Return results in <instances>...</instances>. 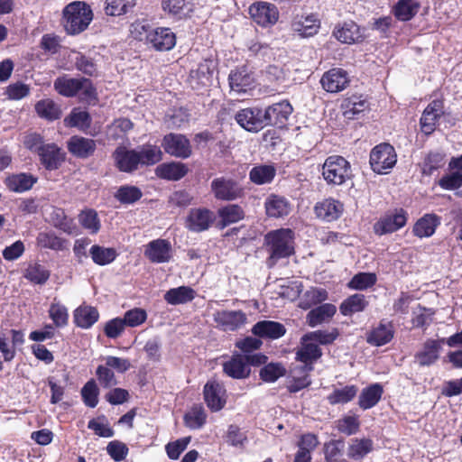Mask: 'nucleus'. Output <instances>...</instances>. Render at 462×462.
<instances>
[{
	"mask_svg": "<svg viewBox=\"0 0 462 462\" xmlns=\"http://www.w3.org/2000/svg\"><path fill=\"white\" fill-rule=\"evenodd\" d=\"M186 164L180 162L162 163L155 169L157 177L168 180H179L188 173Z\"/></svg>",
	"mask_w": 462,
	"mask_h": 462,
	"instance_id": "obj_27",
	"label": "nucleus"
},
{
	"mask_svg": "<svg viewBox=\"0 0 462 462\" xmlns=\"http://www.w3.org/2000/svg\"><path fill=\"white\" fill-rule=\"evenodd\" d=\"M66 240L58 236L54 231L40 232L36 237L38 246L53 251H61L65 248Z\"/></svg>",
	"mask_w": 462,
	"mask_h": 462,
	"instance_id": "obj_41",
	"label": "nucleus"
},
{
	"mask_svg": "<svg viewBox=\"0 0 462 462\" xmlns=\"http://www.w3.org/2000/svg\"><path fill=\"white\" fill-rule=\"evenodd\" d=\"M368 306V301L364 294L356 293L342 301L339 310L342 315L351 316L354 313L361 312Z\"/></svg>",
	"mask_w": 462,
	"mask_h": 462,
	"instance_id": "obj_40",
	"label": "nucleus"
},
{
	"mask_svg": "<svg viewBox=\"0 0 462 462\" xmlns=\"http://www.w3.org/2000/svg\"><path fill=\"white\" fill-rule=\"evenodd\" d=\"M228 80L231 89L237 93L245 92L254 82L253 75L245 67L232 70Z\"/></svg>",
	"mask_w": 462,
	"mask_h": 462,
	"instance_id": "obj_26",
	"label": "nucleus"
},
{
	"mask_svg": "<svg viewBox=\"0 0 462 462\" xmlns=\"http://www.w3.org/2000/svg\"><path fill=\"white\" fill-rule=\"evenodd\" d=\"M37 114L47 120L52 121L60 117V106L51 99H43L35 105Z\"/></svg>",
	"mask_w": 462,
	"mask_h": 462,
	"instance_id": "obj_49",
	"label": "nucleus"
},
{
	"mask_svg": "<svg viewBox=\"0 0 462 462\" xmlns=\"http://www.w3.org/2000/svg\"><path fill=\"white\" fill-rule=\"evenodd\" d=\"M99 389L94 379L88 381L81 389L82 400L86 406L95 408L98 403Z\"/></svg>",
	"mask_w": 462,
	"mask_h": 462,
	"instance_id": "obj_56",
	"label": "nucleus"
},
{
	"mask_svg": "<svg viewBox=\"0 0 462 462\" xmlns=\"http://www.w3.org/2000/svg\"><path fill=\"white\" fill-rule=\"evenodd\" d=\"M292 111V106L288 100H282L269 106L264 110H263L265 126H285Z\"/></svg>",
	"mask_w": 462,
	"mask_h": 462,
	"instance_id": "obj_9",
	"label": "nucleus"
},
{
	"mask_svg": "<svg viewBox=\"0 0 462 462\" xmlns=\"http://www.w3.org/2000/svg\"><path fill=\"white\" fill-rule=\"evenodd\" d=\"M339 336L337 328H333L330 331L316 330L305 334L301 340L304 342L311 341L312 343L318 342L321 345L332 344Z\"/></svg>",
	"mask_w": 462,
	"mask_h": 462,
	"instance_id": "obj_51",
	"label": "nucleus"
},
{
	"mask_svg": "<svg viewBox=\"0 0 462 462\" xmlns=\"http://www.w3.org/2000/svg\"><path fill=\"white\" fill-rule=\"evenodd\" d=\"M333 35L343 43L351 44L357 42L362 36L359 26L353 21L338 24L333 31Z\"/></svg>",
	"mask_w": 462,
	"mask_h": 462,
	"instance_id": "obj_30",
	"label": "nucleus"
},
{
	"mask_svg": "<svg viewBox=\"0 0 462 462\" xmlns=\"http://www.w3.org/2000/svg\"><path fill=\"white\" fill-rule=\"evenodd\" d=\"M225 393L223 385L216 381H209L204 386V399L208 407L213 411H220L225 403Z\"/></svg>",
	"mask_w": 462,
	"mask_h": 462,
	"instance_id": "obj_19",
	"label": "nucleus"
},
{
	"mask_svg": "<svg viewBox=\"0 0 462 462\" xmlns=\"http://www.w3.org/2000/svg\"><path fill=\"white\" fill-rule=\"evenodd\" d=\"M41 162L47 170H56L63 162L60 149L54 143L42 145L39 148Z\"/></svg>",
	"mask_w": 462,
	"mask_h": 462,
	"instance_id": "obj_24",
	"label": "nucleus"
},
{
	"mask_svg": "<svg viewBox=\"0 0 462 462\" xmlns=\"http://www.w3.org/2000/svg\"><path fill=\"white\" fill-rule=\"evenodd\" d=\"M99 314L96 308L80 306L74 311V320L78 327L89 328L98 319Z\"/></svg>",
	"mask_w": 462,
	"mask_h": 462,
	"instance_id": "obj_39",
	"label": "nucleus"
},
{
	"mask_svg": "<svg viewBox=\"0 0 462 462\" xmlns=\"http://www.w3.org/2000/svg\"><path fill=\"white\" fill-rule=\"evenodd\" d=\"M218 216L223 226L236 223L245 217L242 208L236 204H230L218 209Z\"/></svg>",
	"mask_w": 462,
	"mask_h": 462,
	"instance_id": "obj_46",
	"label": "nucleus"
},
{
	"mask_svg": "<svg viewBox=\"0 0 462 462\" xmlns=\"http://www.w3.org/2000/svg\"><path fill=\"white\" fill-rule=\"evenodd\" d=\"M328 299V292L325 289L310 287L300 297L299 307L309 310L311 307L325 301Z\"/></svg>",
	"mask_w": 462,
	"mask_h": 462,
	"instance_id": "obj_38",
	"label": "nucleus"
},
{
	"mask_svg": "<svg viewBox=\"0 0 462 462\" xmlns=\"http://www.w3.org/2000/svg\"><path fill=\"white\" fill-rule=\"evenodd\" d=\"M162 145L168 154L176 158L187 159L192 154L190 142L183 134L172 133L166 134Z\"/></svg>",
	"mask_w": 462,
	"mask_h": 462,
	"instance_id": "obj_8",
	"label": "nucleus"
},
{
	"mask_svg": "<svg viewBox=\"0 0 462 462\" xmlns=\"http://www.w3.org/2000/svg\"><path fill=\"white\" fill-rule=\"evenodd\" d=\"M89 254L93 262L98 265H106L116 258V251L114 248L103 247L97 245L91 246Z\"/></svg>",
	"mask_w": 462,
	"mask_h": 462,
	"instance_id": "obj_48",
	"label": "nucleus"
},
{
	"mask_svg": "<svg viewBox=\"0 0 462 462\" xmlns=\"http://www.w3.org/2000/svg\"><path fill=\"white\" fill-rule=\"evenodd\" d=\"M407 223V213L402 209H395L385 214L374 225V230L376 235L383 236L398 231Z\"/></svg>",
	"mask_w": 462,
	"mask_h": 462,
	"instance_id": "obj_7",
	"label": "nucleus"
},
{
	"mask_svg": "<svg viewBox=\"0 0 462 462\" xmlns=\"http://www.w3.org/2000/svg\"><path fill=\"white\" fill-rule=\"evenodd\" d=\"M266 213L272 217H282L287 216L291 211L290 203L281 196L272 194L264 203Z\"/></svg>",
	"mask_w": 462,
	"mask_h": 462,
	"instance_id": "obj_34",
	"label": "nucleus"
},
{
	"mask_svg": "<svg viewBox=\"0 0 462 462\" xmlns=\"http://www.w3.org/2000/svg\"><path fill=\"white\" fill-rule=\"evenodd\" d=\"M445 338L440 340L428 339L423 346V349L416 354V361L421 366L430 365L439 358L441 349V343H444Z\"/></svg>",
	"mask_w": 462,
	"mask_h": 462,
	"instance_id": "obj_25",
	"label": "nucleus"
},
{
	"mask_svg": "<svg viewBox=\"0 0 462 462\" xmlns=\"http://www.w3.org/2000/svg\"><path fill=\"white\" fill-rule=\"evenodd\" d=\"M224 373L234 379H245L251 374V368L246 364V356L234 355L223 364Z\"/></svg>",
	"mask_w": 462,
	"mask_h": 462,
	"instance_id": "obj_20",
	"label": "nucleus"
},
{
	"mask_svg": "<svg viewBox=\"0 0 462 462\" xmlns=\"http://www.w3.org/2000/svg\"><path fill=\"white\" fill-rule=\"evenodd\" d=\"M374 449V441L368 438H354L348 442L347 457L353 460H362Z\"/></svg>",
	"mask_w": 462,
	"mask_h": 462,
	"instance_id": "obj_29",
	"label": "nucleus"
},
{
	"mask_svg": "<svg viewBox=\"0 0 462 462\" xmlns=\"http://www.w3.org/2000/svg\"><path fill=\"white\" fill-rule=\"evenodd\" d=\"M275 173V168L272 165H258L250 171L249 178L254 184L263 185L270 183L273 180Z\"/></svg>",
	"mask_w": 462,
	"mask_h": 462,
	"instance_id": "obj_45",
	"label": "nucleus"
},
{
	"mask_svg": "<svg viewBox=\"0 0 462 462\" xmlns=\"http://www.w3.org/2000/svg\"><path fill=\"white\" fill-rule=\"evenodd\" d=\"M342 107L344 116L348 119H354L356 116L367 109L368 103L360 97L353 96L344 100Z\"/></svg>",
	"mask_w": 462,
	"mask_h": 462,
	"instance_id": "obj_47",
	"label": "nucleus"
},
{
	"mask_svg": "<svg viewBox=\"0 0 462 462\" xmlns=\"http://www.w3.org/2000/svg\"><path fill=\"white\" fill-rule=\"evenodd\" d=\"M172 254L171 245L165 239H155L147 244L144 255L153 263H168Z\"/></svg>",
	"mask_w": 462,
	"mask_h": 462,
	"instance_id": "obj_15",
	"label": "nucleus"
},
{
	"mask_svg": "<svg viewBox=\"0 0 462 462\" xmlns=\"http://www.w3.org/2000/svg\"><path fill=\"white\" fill-rule=\"evenodd\" d=\"M376 275L372 273H359L350 280L347 286L353 290L364 291L374 286Z\"/></svg>",
	"mask_w": 462,
	"mask_h": 462,
	"instance_id": "obj_58",
	"label": "nucleus"
},
{
	"mask_svg": "<svg viewBox=\"0 0 462 462\" xmlns=\"http://www.w3.org/2000/svg\"><path fill=\"white\" fill-rule=\"evenodd\" d=\"M295 236L290 228H280L268 232L264 236V245L269 254L266 263L272 268L277 262L288 258L295 252Z\"/></svg>",
	"mask_w": 462,
	"mask_h": 462,
	"instance_id": "obj_1",
	"label": "nucleus"
},
{
	"mask_svg": "<svg viewBox=\"0 0 462 462\" xmlns=\"http://www.w3.org/2000/svg\"><path fill=\"white\" fill-rule=\"evenodd\" d=\"M417 0H399L393 7V14L400 21H409L419 12Z\"/></svg>",
	"mask_w": 462,
	"mask_h": 462,
	"instance_id": "obj_42",
	"label": "nucleus"
},
{
	"mask_svg": "<svg viewBox=\"0 0 462 462\" xmlns=\"http://www.w3.org/2000/svg\"><path fill=\"white\" fill-rule=\"evenodd\" d=\"M79 221L90 234H97L100 229L97 213L93 209L82 211L79 216Z\"/></svg>",
	"mask_w": 462,
	"mask_h": 462,
	"instance_id": "obj_59",
	"label": "nucleus"
},
{
	"mask_svg": "<svg viewBox=\"0 0 462 462\" xmlns=\"http://www.w3.org/2000/svg\"><path fill=\"white\" fill-rule=\"evenodd\" d=\"M92 19V10L84 2H72L63 10L62 23L67 33L70 35L85 31Z\"/></svg>",
	"mask_w": 462,
	"mask_h": 462,
	"instance_id": "obj_2",
	"label": "nucleus"
},
{
	"mask_svg": "<svg viewBox=\"0 0 462 462\" xmlns=\"http://www.w3.org/2000/svg\"><path fill=\"white\" fill-rule=\"evenodd\" d=\"M252 332L259 337L277 339L285 334L286 329L285 327L279 322L262 320L254 325Z\"/></svg>",
	"mask_w": 462,
	"mask_h": 462,
	"instance_id": "obj_23",
	"label": "nucleus"
},
{
	"mask_svg": "<svg viewBox=\"0 0 462 462\" xmlns=\"http://www.w3.org/2000/svg\"><path fill=\"white\" fill-rule=\"evenodd\" d=\"M285 368L281 364L270 363L260 370V377L266 383H273L285 374Z\"/></svg>",
	"mask_w": 462,
	"mask_h": 462,
	"instance_id": "obj_62",
	"label": "nucleus"
},
{
	"mask_svg": "<svg viewBox=\"0 0 462 462\" xmlns=\"http://www.w3.org/2000/svg\"><path fill=\"white\" fill-rule=\"evenodd\" d=\"M320 21L317 14L296 15L291 23V29L301 37H310L318 33Z\"/></svg>",
	"mask_w": 462,
	"mask_h": 462,
	"instance_id": "obj_17",
	"label": "nucleus"
},
{
	"mask_svg": "<svg viewBox=\"0 0 462 462\" xmlns=\"http://www.w3.org/2000/svg\"><path fill=\"white\" fill-rule=\"evenodd\" d=\"M54 88L64 97H73L80 90L88 97H91L94 89L91 82L84 78L73 79L68 76L59 77L54 81Z\"/></svg>",
	"mask_w": 462,
	"mask_h": 462,
	"instance_id": "obj_6",
	"label": "nucleus"
},
{
	"mask_svg": "<svg viewBox=\"0 0 462 462\" xmlns=\"http://www.w3.org/2000/svg\"><path fill=\"white\" fill-rule=\"evenodd\" d=\"M444 165V155L440 152H430L424 159L422 165V173L431 175L434 171Z\"/></svg>",
	"mask_w": 462,
	"mask_h": 462,
	"instance_id": "obj_64",
	"label": "nucleus"
},
{
	"mask_svg": "<svg viewBox=\"0 0 462 462\" xmlns=\"http://www.w3.org/2000/svg\"><path fill=\"white\" fill-rule=\"evenodd\" d=\"M383 392V387L379 383H374L365 388L359 395L358 405L363 410L375 406L380 401Z\"/></svg>",
	"mask_w": 462,
	"mask_h": 462,
	"instance_id": "obj_35",
	"label": "nucleus"
},
{
	"mask_svg": "<svg viewBox=\"0 0 462 462\" xmlns=\"http://www.w3.org/2000/svg\"><path fill=\"white\" fill-rule=\"evenodd\" d=\"M393 337V329L390 322H380L374 328L366 337L367 343L373 346H381L389 343Z\"/></svg>",
	"mask_w": 462,
	"mask_h": 462,
	"instance_id": "obj_32",
	"label": "nucleus"
},
{
	"mask_svg": "<svg viewBox=\"0 0 462 462\" xmlns=\"http://www.w3.org/2000/svg\"><path fill=\"white\" fill-rule=\"evenodd\" d=\"M215 220L214 213L204 208H192L189 210L186 220V226L192 232H202L208 230Z\"/></svg>",
	"mask_w": 462,
	"mask_h": 462,
	"instance_id": "obj_14",
	"label": "nucleus"
},
{
	"mask_svg": "<svg viewBox=\"0 0 462 462\" xmlns=\"http://www.w3.org/2000/svg\"><path fill=\"white\" fill-rule=\"evenodd\" d=\"M142 196L143 193L139 188L129 185L121 186L115 194V198L122 204H133Z\"/></svg>",
	"mask_w": 462,
	"mask_h": 462,
	"instance_id": "obj_54",
	"label": "nucleus"
},
{
	"mask_svg": "<svg viewBox=\"0 0 462 462\" xmlns=\"http://www.w3.org/2000/svg\"><path fill=\"white\" fill-rule=\"evenodd\" d=\"M36 181L37 178L32 174L19 173L9 176L6 179V185L10 190L22 193L31 189Z\"/></svg>",
	"mask_w": 462,
	"mask_h": 462,
	"instance_id": "obj_36",
	"label": "nucleus"
},
{
	"mask_svg": "<svg viewBox=\"0 0 462 462\" xmlns=\"http://www.w3.org/2000/svg\"><path fill=\"white\" fill-rule=\"evenodd\" d=\"M212 60H205L190 71V78L202 86L209 85L213 74Z\"/></svg>",
	"mask_w": 462,
	"mask_h": 462,
	"instance_id": "obj_50",
	"label": "nucleus"
},
{
	"mask_svg": "<svg viewBox=\"0 0 462 462\" xmlns=\"http://www.w3.org/2000/svg\"><path fill=\"white\" fill-rule=\"evenodd\" d=\"M443 114L444 106L442 101L436 99L430 102L425 108L420 118V126L422 132L426 134H431Z\"/></svg>",
	"mask_w": 462,
	"mask_h": 462,
	"instance_id": "obj_18",
	"label": "nucleus"
},
{
	"mask_svg": "<svg viewBox=\"0 0 462 462\" xmlns=\"http://www.w3.org/2000/svg\"><path fill=\"white\" fill-rule=\"evenodd\" d=\"M116 166L121 171L132 172L140 164V156L137 151L127 150L125 147H118L114 152Z\"/></svg>",
	"mask_w": 462,
	"mask_h": 462,
	"instance_id": "obj_22",
	"label": "nucleus"
},
{
	"mask_svg": "<svg viewBox=\"0 0 462 462\" xmlns=\"http://www.w3.org/2000/svg\"><path fill=\"white\" fill-rule=\"evenodd\" d=\"M337 429L339 432L351 436L359 431L360 420L356 415H346L337 421Z\"/></svg>",
	"mask_w": 462,
	"mask_h": 462,
	"instance_id": "obj_61",
	"label": "nucleus"
},
{
	"mask_svg": "<svg viewBox=\"0 0 462 462\" xmlns=\"http://www.w3.org/2000/svg\"><path fill=\"white\" fill-rule=\"evenodd\" d=\"M69 151L80 158H87L93 154L96 150V143L92 139L73 136L68 143Z\"/></svg>",
	"mask_w": 462,
	"mask_h": 462,
	"instance_id": "obj_33",
	"label": "nucleus"
},
{
	"mask_svg": "<svg viewBox=\"0 0 462 462\" xmlns=\"http://www.w3.org/2000/svg\"><path fill=\"white\" fill-rule=\"evenodd\" d=\"M344 442L343 440H331L325 444L324 454L328 462H343L344 458Z\"/></svg>",
	"mask_w": 462,
	"mask_h": 462,
	"instance_id": "obj_57",
	"label": "nucleus"
},
{
	"mask_svg": "<svg viewBox=\"0 0 462 462\" xmlns=\"http://www.w3.org/2000/svg\"><path fill=\"white\" fill-rule=\"evenodd\" d=\"M137 152L141 159L140 164L142 165H153L162 159L161 149L154 145L143 146Z\"/></svg>",
	"mask_w": 462,
	"mask_h": 462,
	"instance_id": "obj_60",
	"label": "nucleus"
},
{
	"mask_svg": "<svg viewBox=\"0 0 462 462\" xmlns=\"http://www.w3.org/2000/svg\"><path fill=\"white\" fill-rule=\"evenodd\" d=\"M31 88L29 85L21 81H16L9 84L5 88L4 94L10 100H21L29 96Z\"/></svg>",
	"mask_w": 462,
	"mask_h": 462,
	"instance_id": "obj_63",
	"label": "nucleus"
},
{
	"mask_svg": "<svg viewBox=\"0 0 462 462\" xmlns=\"http://www.w3.org/2000/svg\"><path fill=\"white\" fill-rule=\"evenodd\" d=\"M337 308L331 303H324L312 309L306 316V321L311 328H315L322 323L328 322L335 315Z\"/></svg>",
	"mask_w": 462,
	"mask_h": 462,
	"instance_id": "obj_28",
	"label": "nucleus"
},
{
	"mask_svg": "<svg viewBox=\"0 0 462 462\" xmlns=\"http://www.w3.org/2000/svg\"><path fill=\"white\" fill-rule=\"evenodd\" d=\"M320 83L326 91L337 93L348 86L349 78L346 70L334 68L323 74Z\"/></svg>",
	"mask_w": 462,
	"mask_h": 462,
	"instance_id": "obj_16",
	"label": "nucleus"
},
{
	"mask_svg": "<svg viewBox=\"0 0 462 462\" xmlns=\"http://www.w3.org/2000/svg\"><path fill=\"white\" fill-rule=\"evenodd\" d=\"M358 388L356 385H346L342 388H335L328 396L330 404H345L351 402L357 394Z\"/></svg>",
	"mask_w": 462,
	"mask_h": 462,
	"instance_id": "obj_43",
	"label": "nucleus"
},
{
	"mask_svg": "<svg viewBox=\"0 0 462 462\" xmlns=\"http://www.w3.org/2000/svg\"><path fill=\"white\" fill-rule=\"evenodd\" d=\"M322 175L328 184L341 185L350 177V164L342 156H329L323 163Z\"/></svg>",
	"mask_w": 462,
	"mask_h": 462,
	"instance_id": "obj_3",
	"label": "nucleus"
},
{
	"mask_svg": "<svg viewBox=\"0 0 462 462\" xmlns=\"http://www.w3.org/2000/svg\"><path fill=\"white\" fill-rule=\"evenodd\" d=\"M211 191L218 200L231 201L244 196V189L231 178L219 177L211 181Z\"/></svg>",
	"mask_w": 462,
	"mask_h": 462,
	"instance_id": "obj_5",
	"label": "nucleus"
},
{
	"mask_svg": "<svg viewBox=\"0 0 462 462\" xmlns=\"http://www.w3.org/2000/svg\"><path fill=\"white\" fill-rule=\"evenodd\" d=\"M397 162V154L393 146L383 143L374 146L370 152V165L372 170L378 174H387L394 167Z\"/></svg>",
	"mask_w": 462,
	"mask_h": 462,
	"instance_id": "obj_4",
	"label": "nucleus"
},
{
	"mask_svg": "<svg viewBox=\"0 0 462 462\" xmlns=\"http://www.w3.org/2000/svg\"><path fill=\"white\" fill-rule=\"evenodd\" d=\"M24 277L35 284H44L50 278V272L40 263L30 264Z\"/></svg>",
	"mask_w": 462,
	"mask_h": 462,
	"instance_id": "obj_55",
	"label": "nucleus"
},
{
	"mask_svg": "<svg viewBox=\"0 0 462 462\" xmlns=\"http://www.w3.org/2000/svg\"><path fill=\"white\" fill-rule=\"evenodd\" d=\"M249 14L253 20L262 26L275 23L279 17L276 6L266 2H257L249 7Z\"/></svg>",
	"mask_w": 462,
	"mask_h": 462,
	"instance_id": "obj_12",
	"label": "nucleus"
},
{
	"mask_svg": "<svg viewBox=\"0 0 462 462\" xmlns=\"http://www.w3.org/2000/svg\"><path fill=\"white\" fill-rule=\"evenodd\" d=\"M195 291L188 286H180L169 290L164 294V300L171 305L185 304L195 298Z\"/></svg>",
	"mask_w": 462,
	"mask_h": 462,
	"instance_id": "obj_37",
	"label": "nucleus"
},
{
	"mask_svg": "<svg viewBox=\"0 0 462 462\" xmlns=\"http://www.w3.org/2000/svg\"><path fill=\"white\" fill-rule=\"evenodd\" d=\"M439 224V217L435 214H426L415 223L412 232L420 238L430 237L435 233Z\"/></svg>",
	"mask_w": 462,
	"mask_h": 462,
	"instance_id": "obj_31",
	"label": "nucleus"
},
{
	"mask_svg": "<svg viewBox=\"0 0 462 462\" xmlns=\"http://www.w3.org/2000/svg\"><path fill=\"white\" fill-rule=\"evenodd\" d=\"M322 356L320 347L311 341L301 340V347L296 353L297 360L304 364H312Z\"/></svg>",
	"mask_w": 462,
	"mask_h": 462,
	"instance_id": "obj_44",
	"label": "nucleus"
},
{
	"mask_svg": "<svg viewBox=\"0 0 462 462\" xmlns=\"http://www.w3.org/2000/svg\"><path fill=\"white\" fill-rule=\"evenodd\" d=\"M213 319L222 330L234 331L245 323L246 316L241 310H217L213 314Z\"/></svg>",
	"mask_w": 462,
	"mask_h": 462,
	"instance_id": "obj_13",
	"label": "nucleus"
},
{
	"mask_svg": "<svg viewBox=\"0 0 462 462\" xmlns=\"http://www.w3.org/2000/svg\"><path fill=\"white\" fill-rule=\"evenodd\" d=\"M263 109L247 107L238 111L235 116L237 124L248 132H258L264 126Z\"/></svg>",
	"mask_w": 462,
	"mask_h": 462,
	"instance_id": "obj_11",
	"label": "nucleus"
},
{
	"mask_svg": "<svg viewBox=\"0 0 462 462\" xmlns=\"http://www.w3.org/2000/svg\"><path fill=\"white\" fill-rule=\"evenodd\" d=\"M207 414L202 406H194L184 416L185 425L191 430H199L204 426Z\"/></svg>",
	"mask_w": 462,
	"mask_h": 462,
	"instance_id": "obj_52",
	"label": "nucleus"
},
{
	"mask_svg": "<svg viewBox=\"0 0 462 462\" xmlns=\"http://www.w3.org/2000/svg\"><path fill=\"white\" fill-rule=\"evenodd\" d=\"M317 217L325 221L337 220L343 212V205L335 199H328L318 202L314 208Z\"/></svg>",
	"mask_w": 462,
	"mask_h": 462,
	"instance_id": "obj_21",
	"label": "nucleus"
},
{
	"mask_svg": "<svg viewBox=\"0 0 462 462\" xmlns=\"http://www.w3.org/2000/svg\"><path fill=\"white\" fill-rule=\"evenodd\" d=\"M146 42L157 51H168L176 45V35L168 27H157L147 32Z\"/></svg>",
	"mask_w": 462,
	"mask_h": 462,
	"instance_id": "obj_10",
	"label": "nucleus"
},
{
	"mask_svg": "<svg viewBox=\"0 0 462 462\" xmlns=\"http://www.w3.org/2000/svg\"><path fill=\"white\" fill-rule=\"evenodd\" d=\"M135 5V0H106L107 15L119 16L128 13Z\"/></svg>",
	"mask_w": 462,
	"mask_h": 462,
	"instance_id": "obj_53",
	"label": "nucleus"
}]
</instances>
